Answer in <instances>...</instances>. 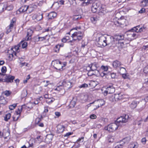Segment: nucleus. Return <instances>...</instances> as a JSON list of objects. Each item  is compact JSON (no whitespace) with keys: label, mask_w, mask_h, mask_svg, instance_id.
I'll return each mask as SVG.
<instances>
[{"label":"nucleus","mask_w":148,"mask_h":148,"mask_svg":"<svg viewBox=\"0 0 148 148\" xmlns=\"http://www.w3.org/2000/svg\"><path fill=\"white\" fill-rule=\"evenodd\" d=\"M128 116L125 115L124 116H121L118 118L114 123H110L104 127L106 130L112 132L116 130L119 126H122L123 123L128 121Z\"/></svg>","instance_id":"nucleus-1"},{"label":"nucleus","mask_w":148,"mask_h":148,"mask_svg":"<svg viewBox=\"0 0 148 148\" xmlns=\"http://www.w3.org/2000/svg\"><path fill=\"white\" fill-rule=\"evenodd\" d=\"M98 35L99 36L98 38V43L99 45V47H105L108 45V44H110L112 42L110 41L112 38L113 39L112 37H108L101 34H98Z\"/></svg>","instance_id":"nucleus-2"},{"label":"nucleus","mask_w":148,"mask_h":148,"mask_svg":"<svg viewBox=\"0 0 148 148\" xmlns=\"http://www.w3.org/2000/svg\"><path fill=\"white\" fill-rule=\"evenodd\" d=\"M66 63L65 62H62L58 60L53 61L52 62V64L53 65L54 68L60 71L63 70V67L66 66Z\"/></svg>","instance_id":"nucleus-3"},{"label":"nucleus","mask_w":148,"mask_h":148,"mask_svg":"<svg viewBox=\"0 0 148 148\" xmlns=\"http://www.w3.org/2000/svg\"><path fill=\"white\" fill-rule=\"evenodd\" d=\"M83 36V34L81 32H75L71 36L72 38H73V40H71L69 41V42L71 43V45H74L73 42L75 41L78 40H80L82 38Z\"/></svg>","instance_id":"nucleus-4"},{"label":"nucleus","mask_w":148,"mask_h":148,"mask_svg":"<svg viewBox=\"0 0 148 148\" xmlns=\"http://www.w3.org/2000/svg\"><path fill=\"white\" fill-rule=\"evenodd\" d=\"M60 83L62 84L66 89L71 88L73 85V80L72 79H64L62 82H60Z\"/></svg>","instance_id":"nucleus-5"},{"label":"nucleus","mask_w":148,"mask_h":148,"mask_svg":"<svg viewBox=\"0 0 148 148\" xmlns=\"http://www.w3.org/2000/svg\"><path fill=\"white\" fill-rule=\"evenodd\" d=\"M13 7L12 5H8L7 3L5 2L0 5V13L3 12L5 10H6L8 11L12 10Z\"/></svg>","instance_id":"nucleus-6"},{"label":"nucleus","mask_w":148,"mask_h":148,"mask_svg":"<svg viewBox=\"0 0 148 148\" xmlns=\"http://www.w3.org/2000/svg\"><path fill=\"white\" fill-rule=\"evenodd\" d=\"M37 7V6L35 5H32L29 7L26 5H24L22 6L21 8H20L17 10V12H19V13H23L24 12L26 11L28 8L29 9H30V8H32V11L34 10V8H36Z\"/></svg>","instance_id":"nucleus-7"},{"label":"nucleus","mask_w":148,"mask_h":148,"mask_svg":"<svg viewBox=\"0 0 148 148\" xmlns=\"http://www.w3.org/2000/svg\"><path fill=\"white\" fill-rule=\"evenodd\" d=\"M100 66L98 63L94 62L89 65L87 67V68L88 69H91L93 71L97 69Z\"/></svg>","instance_id":"nucleus-8"},{"label":"nucleus","mask_w":148,"mask_h":148,"mask_svg":"<svg viewBox=\"0 0 148 148\" xmlns=\"http://www.w3.org/2000/svg\"><path fill=\"white\" fill-rule=\"evenodd\" d=\"M140 26L138 25L136 27H134L132 28L129 30L130 31H133L135 32H141L144 31V30L146 29V27H140Z\"/></svg>","instance_id":"nucleus-9"},{"label":"nucleus","mask_w":148,"mask_h":148,"mask_svg":"<svg viewBox=\"0 0 148 148\" xmlns=\"http://www.w3.org/2000/svg\"><path fill=\"white\" fill-rule=\"evenodd\" d=\"M115 91L114 88L113 86H109L107 87L106 90L104 91L103 93L105 95H106L108 94H112Z\"/></svg>","instance_id":"nucleus-10"},{"label":"nucleus","mask_w":148,"mask_h":148,"mask_svg":"<svg viewBox=\"0 0 148 148\" xmlns=\"http://www.w3.org/2000/svg\"><path fill=\"white\" fill-rule=\"evenodd\" d=\"M94 103L96 104L95 106L96 107V109H97L104 104V101L103 100H98L93 101L90 104H92Z\"/></svg>","instance_id":"nucleus-11"},{"label":"nucleus","mask_w":148,"mask_h":148,"mask_svg":"<svg viewBox=\"0 0 148 148\" xmlns=\"http://www.w3.org/2000/svg\"><path fill=\"white\" fill-rule=\"evenodd\" d=\"M33 32V31L32 29H27V36L25 38V40H28L31 39V36Z\"/></svg>","instance_id":"nucleus-12"},{"label":"nucleus","mask_w":148,"mask_h":148,"mask_svg":"<svg viewBox=\"0 0 148 148\" xmlns=\"http://www.w3.org/2000/svg\"><path fill=\"white\" fill-rule=\"evenodd\" d=\"M43 18L42 14L39 13L37 14H34L32 16L33 19H36V21H39L41 20Z\"/></svg>","instance_id":"nucleus-13"},{"label":"nucleus","mask_w":148,"mask_h":148,"mask_svg":"<svg viewBox=\"0 0 148 148\" xmlns=\"http://www.w3.org/2000/svg\"><path fill=\"white\" fill-rule=\"evenodd\" d=\"M20 46V45L19 44H18L17 45L15 46L14 47L11 48L10 50H11V52H12V51L13 52L14 55H16V53L15 51L18 52L19 51V48Z\"/></svg>","instance_id":"nucleus-14"},{"label":"nucleus","mask_w":148,"mask_h":148,"mask_svg":"<svg viewBox=\"0 0 148 148\" xmlns=\"http://www.w3.org/2000/svg\"><path fill=\"white\" fill-rule=\"evenodd\" d=\"M128 32L130 33L129 34V37L132 39H135L137 38L138 37V35L133 32V31H128Z\"/></svg>","instance_id":"nucleus-15"},{"label":"nucleus","mask_w":148,"mask_h":148,"mask_svg":"<svg viewBox=\"0 0 148 148\" xmlns=\"http://www.w3.org/2000/svg\"><path fill=\"white\" fill-rule=\"evenodd\" d=\"M57 132L59 133H62L64 131L65 127L63 125H58L57 126Z\"/></svg>","instance_id":"nucleus-16"},{"label":"nucleus","mask_w":148,"mask_h":148,"mask_svg":"<svg viewBox=\"0 0 148 148\" xmlns=\"http://www.w3.org/2000/svg\"><path fill=\"white\" fill-rule=\"evenodd\" d=\"M8 53H9V56H8L9 59L10 60H12L13 59H15L14 57L15 56H16V55H14V52L13 51H11V50H9L8 51Z\"/></svg>","instance_id":"nucleus-17"},{"label":"nucleus","mask_w":148,"mask_h":148,"mask_svg":"<svg viewBox=\"0 0 148 148\" xmlns=\"http://www.w3.org/2000/svg\"><path fill=\"white\" fill-rule=\"evenodd\" d=\"M35 42H37L39 41H43L46 39V37H40L37 36L35 37L34 38Z\"/></svg>","instance_id":"nucleus-18"},{"label":"nucleus","mask_w":148,"mask_h":148,"mask_svg":"<svg viewBox=\"0 0 148 148\" xmlns=\"http://www.w3.org/2000/svg\"><path fill=\"white\" fill-rule=\"evenodd\" d=\"M124 20H122L121 19H119L118 21H114V24L117 26L121 25H124Z\"/></svg>","instance_id":"nucleus-19"},{"label":"nucleus","mask_w":148,"mask_h":148,"mask_svg":"<svg viewBox=\"0 0 148 148\" xmlns=\"http://www.w3.org/2000/svg\"><path fill=\"white\" fill-rule=\"evenodd\" d=\"M121 64V62L117 60L114 61L112 64L114 68L116 69L120 67Z\"/></svg>","instance_id":"nucleus-20"},{"label":"nucleus","mask_w":148,"mask_h":148,"mask_svg":"<svg viewBox=\"0 0 148 148\" xmlns=\"http://www.w3.org/2000/svg\"><path fill=\"white\" fill-rule=\"evenodd\" d=\"M57 13L54 12H50L48 15V18L49 19H52L57 16Z\"/></svg>","instance_id":"nucleus-21"},{"label":"nucleus","mask_w":148,"mask_h":148,"mask_svg":"<svg viewBox=\"0 0 148 148\" xmlns=\"http://www.w3.org/2000/svg\"><path fill=\"white\" fill-rule=\"evenodd\" d=\"M14 79V77L12 76L9 75L8 76L5 80L7 82H13V79Z\"/></svg>","instance_id":"nucleus-22"},{"label":"nucleus","mask_w":148,"mask_h":148,"mask_svg":"<svg viewBox=\"0 0 148 148\" xmlns=\"http://www.w3.org/2000/svg\"><path fill=\"white\" fill-rule=\"evenodd\" d=\"M137 106V102L135 101H132L130 104V107L132 109L135 108Z\"/></svg>","instance_id":"nucleus-23"},{"label":"nucleus","mask_w":148,"mask_h":148,"mask_svg":"<svg viewBox=\"0 0 148 148\" xmlns=\"http://www.w3.org/2000/svg\"><path fill=\"white\" fill-rule=\"evenodd\" d=\"M114 95L115 98V101H118V100H120L123 98L122 97L123 95L121 93L115 94H114Z\"/></svg>","instance_id":"nucleus-24"},{"label":"nucleus","mask_w":148,"mask_h":148,"mask_svg":"<svg viewBox=\"0 0 148 148\" xmlns=\"http://www.w3.org/2000/svg\"><path fill=\"white\" fill-rule=\"evenodd\" d=\"M20 116V114L16 112L12 116L13 120L14 121H17Z\"/></svg>","instance_id":"nucleus-25"},{"label":"nucleus","mask_w":148,"mask_h":148,"mask_svg":"<svg viewBox=\"0 0 148 148\" xmlns=\"http://www.w3.org/2000/svg\"><path fill=\"white\" fill-rule=\"evenodd\" d=\"M55 100V99L54 98L51 97L46 100V102L47 103L50 104L53 102Z\"/></svg>","instance_id":"nucleus-26"},{"label":"nucleus","mask_w":148,"mask_h":148,"mask_svg":"<svg viewBox=\"0 0 148 148\" xmlns=\"http://www.w3.org/2000/svg\"><path fill=\"white\" fill-rule=\"evenodd\" d=\"M99 75V77H105L106 78H107V76H108V73H105L102 71H100Z\"/></svg>","instance_id":"nucleus-27"},{"label":"nucleus","mask_w":148,"mask_h":148,"mask_svg":"<svg viewBox=\"0 0 148 148\" xmlns=\"http://www.w3.org/2000/svg\"><path fill=\"white\" fill-rule=\"evenodd\" d=\"M108 70V68L107 66H105L102 65L101 67V69L100 71H102L106 73Z\"/></svg>","instance_id":"nucleus-28"},{"label":"nucleus","mask_w":148,"mask_h":148,"mask_svg":"<svg viewBox=\"0 0 148 148\" xmlns=\"http://www.w3.org/2000/svg\"><path fill=\"white\" fill-rule=\"evenodd\" d=\"M90 19L92 22L94 24L96 23L97 21L99 20V18L96 16L91 17Z\"/></svg>","instance_id":"nucleus-29"},{"label":"nucleus","mask_w":148,"mask_h":148,"mask_svg":"<svg viewBox=\"0 0 148 148\" xmlns=\"http://www.w3.org/2000/svg\"><path fill=\"white\" fill-rule=\"evenodd\" d=\"M19 44L20 45H21L23 49L27 47V42L23 41H21Z\"/></svg>","instance_id":"nucleus-30"},{"label":"nucleus","mask_w":148,"mask_h":148,"mask_svg":"<svg viewBox=\"0 0 148 148\" xmlns=\"http://www.w3.org/2000/svg\"><path fill=\"white\" fill-rule=\"evenodd\" d=\"M130 138L129 137H127L124 138L122 141L123 143L121 144H123V143H124V144L125 143H127L130 141Z\"/></svg>","instance_id":"nucleus-31"},{"label":"nucleus","mask_w":148,"mask_h":148,"mask_svg":"<svg viewBox=\"0 0 148 148\" xmlns=\"http://www.w3.org/2000/svg\"><path fill=\"white\" fill-rule=\"evenodd\" d=\"M108 76H110L112 78H115L116 76V74L114 73H110V72L108 73Z\"/></svg>","instance_id":"nucleus-32"},{"label":"nucleus","mask_w":148,"mask_h":148,"mask_svg":"<svg viewBox=\"0 0 148 148\" xmlns=\"http://www.w3.org/2000/svg\"><path fill=\"white\" fill-rule=\"evenodd\" d=\"M86 70L88 71L87 74L88 76H91L94 75V71H92L91 69H88L87 68Z\"/></svg>","instance_id":"nucleus-33"},{"label":"nucleus","mask_w":148,"mask_h":148,"mask_svg":"<svg viewBox=\"0 0 148 148\" xmlns=\"http://www.w3.org/2000/svg\"><path fill=\"white\" fill-rule=\"evenodd\" d=\"M100 9L98 10L97 12L99 15H102L103 14L104 11L101 5L100 6Z\"/></svg>","instance_id":"nucleus-34"},{"label":"nucleus","mask_w":148,"mask_h":148,"mask_svg":"<svg viewBox=\"0 0 148 148\" xmlns=\"http://www.w3.org/2000/svg\"><path fill=\"white\" fill-rule=\"evenodd\" d=\"M11 117V114L10 113H8L4 117V120L5 121H7L8 120L10 119Z\"/></svg>","instance_id":"nucleus-35"},{"label":"nucleus","mask_w":148,"mask_h":148,"mask_svg":"<svg viewBox=\"0 0 148 148\" xmlns=\"http://www.w3.org/2000/svg\"><path fill=\"white\" fill-rule=\"evenodd\" d=\"M25 105H23L21 106V107H20L18 108V111H16V112H17L19 114H20L21 113V112L22 111L23 108H24L25 107Z\"/></svg>","instance_id":"nucleus-36"},{"label":"nucleus","mask_w":148,"mask_h":148,"mask_svg":"<svg viewBox=\"0 0 148 148\" xmlns=\"http://www.w3.org/2000/svg\"><path fill=\"white\" fill-rule=\"evenodd\" d=\"M148 4V0H144L141 2L142 6L143 7L146 6Z\"/></svg>","instance_id":"nucleus-37"},{"label":"nucleus","mask_w":148,"mask_h":148,"mask_svg":"<svg viewBox=\"0 0 148 148\" xmlns=\"http://www.w3.org/2000/svg\"><path fill=\"white\" fill-rule=\"evenodd\" d=\"M131 148H137L138 147V145L136 143H134L130 145Z\"/></svg>","instance_id":"nucleus-38"},{"label":"nucleus","mask_w":148,"mask_h":148,"mask_svg":"<svg viewBox=\"0 0 148 148\" xmlns=\"http://www.w3.org/2000/svg\"><path fill=\"white\" fill-rule=\"evenodd\" d=\"M64 86H63L62 84L61 83L60 84V82L56 88V89L58 91L62 89L63 88Z\"/></svg>","instance_id":"nucleus-39"},{"label":"nucleus","mask_w":148,"mask_h":148,"mask_svg":"<svg viewBox=\"0 0 148 148\" xmlns=\"http://www.w3.org/2000/svg\"><path fill=\"white\" fill-rule=\"evenodd\" d=\"M94 75H95V76L97 77H99V73L100 72V70L99 71L97 69L95 70H94Z\"/></svg>","instance_id":"nucleus-40"},{"label":"nucleus","mask_w":148,"mask_h":148,"mask_svg":"<svg viewBox=\"0 0 148 148\" xmlns=\"http://www.w3.org/2000/svg\"><path fill=\"white\" fill-rule=\"evenodd\" d=\"M48 111V110L47 108H45V110L42 113L41 116V117L42 118H43L44 117H45L46 116V113Z\"/></svg>","instance_id":"nucleus-41"},{"label":"nucleus","mask_w":148,"mask_h":148,"mask_svg":"<svg viewBox=\"0 0 148 148\" xmlns=\"http://www.w3.org/2000/svg\"><path fill=\"white\" fill-rule=\"evenodd\" d=\"M17 103H14L9 106V109L11 110H13L16 107Z\"/></svg>","instance_id":"nucleus-42"},{"label":"nucleus","mask_w":148,"mask_h":148,"mask_svg":"<svg viewBox=\"0 0 148 148\" xmlns=\"http://www.w3.org/2000/svg\"><path fill=\"white\" fill-rule=\"evenodd\" d=\"M116 39L118 40H123L124 39V36L123 35H118L117 36Z\"/></svg>","instance_id":"nucleus-43"},{"label":"nucleus","mask_w":148,"mask_h":148,"mask_svg":"<svg viewBox=\"0 0 148 148\" xmlns=\"http://www.w3.org/2000/svg\"><path fill=\"white\" fill-rule=\"evenodd\" d=\"M42 90V88L41 86H38L37 87L36 91L37 93H39Z\"/></svg>","instance_id":"nucleus-44"},{"label":"nucleus","mask_w":148,"mask_h":148,"mask_svg":"<svg viewBox=\"0 0 148 148\" xmlns=\"http://www.w3.org/2000/svg\"><path fill=\"white\" fill-rule=\"evenodd\" d=\"M92 5L93 6H95L97 10H99L100 9V6L101 5L99 3H98L93 4Z\"/></svg>","instance_id":"nucleus-45"},{"label":"nucleus","mask_w":148,"mask_h":148,"mask_svg":"<svg viewBox=\"0 0 148 148\" xmlns=\"http://www.w3.org/2000/svg\"><path fill=\"white\" fill-rule=\"evenodd\" d=\"M60 46L59 44L56 45L54 48V50L56 52H58L60 50Z\"/></svg>","instance_id":"nucleus-46"},{"label":"nucleus","mask_w":148,"mask_h":148,"mask_svg":"<svg viewBox=\"0 0 148 148\" xmlns=\"http://www.w3.org/2000/svg\"><path fill=\"white\" fill-rule=\"evenodd\" d=\"M88 87V85L86 83H84L80 85L79 87L80 88H85Z\"/></svg>","instance_id":"nucleus-47"},{"label":"nucleus","mask_w":148,"mask_h":148,"mask_svg":"<svg viewBox=\"0 0 148 148\" xmlns=\"http://www.w3.org/2000/svg\"><path fill=\"white\" fill-rule=\"evenodd\" d=\"M27 90H23L21 94L22 96L23 97H25L27 96Z\"/></svg>","instance_id":"nucleus-48"},{"label":"nucleus","mask_w":148,"mask_h":148,"mask_svg":"<svg viewBox=\"0 0 148 148\" xmlns=\"http://www.w3.org/2000/svg\"><path fill=\"white\" fill-rule=\"evenodd\" d=\"M11 93V92L8 90H6L3 92V94L6 96H8Z\"/></svg>","instance_id":"nucleus-49"},{"label":"nucleus","mask_w":148,"mask_h":148,"mask_svg":"<svg viewBox=\"0 0 148 148\" xmlns=\"http://www.w3.org/2000/svg\"><path fill=\"white\" fill-rule=\"evenodd\" d=\"M109 100L110 101L114 102L115 101V98L114 95L111 96L109 98Z\"/></svg>","instance_id":"nucleus-50"},{"label":"nucleus","mask_w":148,"mask_h":148,"mask_svg":"<svg viewBox=\"0 0 148 148\" xmlns=\"http://www.w3.org/2000/svg\"><path fill=\"white\" fill-rule=\"evenodd\" d=\"M44 98L47 99L49 97H51V96L48 94V92H46V93L44 94Z\"/></svg>","instance_id":"nucleus-51"},{"label":"nucleus","mask_w":148,"mask_h":148,"mask_svg":"<svg viewBox=\"0 0 148 148\" xmlns=\"http://www.w3.org/2000/svg\"><path fill=\"white\" fill-rule=\"evenodd\" d=\"M91 10L93 12L95 13L97 12L98 10H97L95 6H93L92 5V7H91Z\"/></svg>","instance_id":"nucleus-52"},{"label":"nucleus","mask_w":148,"mask_h":148,"mask_svg":"<svg viewBox=\"0 0 148 148\" xmlns=\"http://www.w3.org/2000/svg\"><path fill=\"white\" fill-rule=\"evenodd\" d=\"M1 72L3 73H5L7 71L6 68L5 66L3 67L1 69Z\"/></svg>","instance_id":"nucleus-53"},{"label":"nucleus","mask_w":148,"mask_h":148,"mask_svg":"<svg viewBox=\"0 0 148 148\" xmlns=\"http://www.w3.org/2000/svg\"><path fill=\"white\" fill-rule=\"evenodd\" d=\"M81 28L80 27H75L74 28L71 29V30H70V32H69L67 33V34H70V32H71L73 30L76 29V30H77L80 29Z\"/></svg>","instance_id":"nucleus-54"},{"label":"nucleus","mask_w":148,"mask_h":148,"mask_svg":"<svg viewBox=\"0 0 148 148\" xmlns=\"http://www.w3.org/2000/svg\"><path fill=\"white\" fill-rule=\"evenodd\" d=\"M41 121V119L40 118H37L36 119L35 124L37 125L40 123Z\"/></svg>","instance_id":"nucleus-55"},{"label":"nucleus","mask_w":148,"mask_h":148,"mask_svg":"<svg viewBox=\"0 0 148 148\" xmlns=\"http://www.w3.org/2000/svg\"><path fill=\"white\" fill-rule=\"evenodd\" d=\"M123 146V144L119 143L114 148H122Z\"/></svg>","instance_id":"nucleus-56"},{"label":"nucleus","mask_w":148,"mask_h":148,"mask_svg":"<svg viewBox=\"0 0 148 148\" xmlns=\"http://www.w3.org/2000/svg\"><path fill=\"white\" fill-rule=\"evenodd\" d=\"M73 134V132H69L65 134L64 135V136L65 137H68L69 136L72 135Z\"/></svg>","instance_id":"nucleus-57"},{"label":"nucleus","mask_w":148,"mask_h":148,"mask_svg":"<svg viewBox=\"0 0 148 148\" xmlns=\"http://www.w3.org/2000/svg\"><path fill=\"white\" fill-rule=\"evenodd\" d=\"M30 78V76L29 75H28L27 76L26 78V79L24 80L23 81V83H27V82L28 80Z\"/></svg>","instance_id":"nucleus-58"},{"label":"nucleus","mask_w":148,"mask_h":148,"mask_svg":"<svg viewBox=\"0 0 148 148\" xmlns=\"http://www.w3.org/2000/svg\"><path fill=\"white\" fill-rule=\"evenodd\" d=\"M84 137H82L81 138H79L77 140V141L79 143L83 142L84 141Z\"/></svg>","instance_id":"nucleus-59"},{"label":"nucleus","mask_w":148,"mask_h":148,"mask_svg":"<svg viewBox=\"0 0 148 148\" xmlns=\"http://www.w3.org/2000/svg\"><path fill=\"white\" fill-rule=\"evenodd\" d=\"M145 12V9L144 8H142L139 11V13H143Z\"/></svg>","instance_id":"nucleus-60"},{"label":"nucleus","mask_w":148,"mask_h":148,"mask_svg":"<svg viewBox=\"0 0 148 148\" xmlns=\"http://www.w3.org/2000/svg\"><path fill=\"white\" fill-rule=\"evenodd\" d=\"M146 140L145 138H143L141 142L143 144H145L146 143Z\"/></svg>","instance_id":"nucleus-61"},{"label":"nucleus","mask_w":148,"mask_h":148,"mask_svg":"<svg viewBox=\"0 0 148 148\" xmlns=\"http://www.w3.org/2000/svg\"><path fill=\"white\" fill-rule=\"evenodd\" d=\"M16 21V19L15 18H13L11 21V23L13 24L14 25Z\"/></svg>","instance_id":"nucleus-62"},{"label":"nucleus","mask_w":148,"mask_h":148,"mask_svg":"<svg viewBox=\"0 0 148 148\" xmlns=\"http://www.w3.org/2000/svg\"><path fill=\"white\" fill-rule=\"evenodd\" d=\"M90 118L91 119H95L96 118V116L95 114H92L90 116Z\"/></svg>","instance_id":"nucleus-63"},{"label":"nucleus","mask_w":148,"mask_h":148,"mask_svg":"<svg viewBox=\"0 0 148 148\" xmlns=\"http://www.w3.org/2000/svg\"><path fill=\"white\" fill-rule=\"evenodd\" d=\"M68 40V39H67V38H64L62 40V41L63 42H66L67 40Z\"/></svg>","instance_id":"nucleus-64"}]
</instances>
